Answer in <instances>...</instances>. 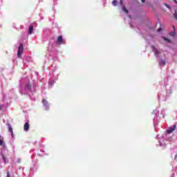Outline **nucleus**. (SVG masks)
<instances>
[{
    "label": "nucleus",
    "mask_w": 177,
    "mask_h": 177,
    "mask_svg": "<svg viewBox=\"0 0 177 177\" xmlns=\"http://www.w3.org/2000/svg\"><path fill=\"white\" fill-rule=\"evenodd\" d=\"M7 177H10V174H9V171L7 172Z\"/></svg>",
    "instance_id": "nucleus-19"
},
{
    "label": "nucleus",
    "mask_w": 177,
    "mask_h": 177,
    "mask_svg": "<svg viewBox=\"0 0 177 177\" xmlns=\"http://www.w3.org/2000/svg\"><path fill=\"white\" fill-rule=\"evenodd\" d=\"M24 91H23V90L21 91V93L27 95V93H28V92H30L31 91V85L30 84H26V86H25V88H24Z\"/></svg>",
    "instance_id": "nucleus-2"
},
{
    "label": "nucleus",
    "mask_w": 177,
    "mask_h": 177,
    "mask_svg": "<svg viewBox=\"0 0 177 177\" xmlns=\"http://www.w3.org/2000/svg\"><path fill=\"white\" fill-rule=\"evenodd\" d=\"M18 162H20V160H19V159H18Z\"/></svg>",
    "instance_id": "nucleus-25"
},
{
    "label": "nucleus",
    "mask_w": 177,
    "mask_h": 177,
    "mask_svg": "<svg viewBox=\"0 0 177 177\" xmlns=\"http://www.w3.org/2000/svg\"><path fill=\"white\" fill-rule=\"evenodd\" d=\"M3 107V105H0V110H2Z\"/></svg>",
    "instance_id": "nucleus-21"
},
{
    "label": "nucleus",
    "mask_w": 177,
    "mask_h": 177,
    "mask_svg": "<svg viewBox=\"0 0 177 177\" xmlns=\"http://www.w3.org/2000/svg\"><path fill=\"white\" fill-rule=\"evenodd\" d=\"M32 31H34V26L30 25L29 26L28 34L30 35L32 34Z\"/></svg>",
    "instance_id": "nucleus-10"
},
{
    "label": "nucleus",
    "mask_w": 177,
    "mask_h": 177,
    "mask_svg": "<svg viewBox=\"0 0 177 177\" xmlns=\"http://www.w3.org/2000/svg\"><path fill=\"white\" fill-rule=\"evenodd\" d=\"M170 35H171L172 37H174V35H175V32H171Z\"/></svg>",
    "instance_id": "nucleus-18"
},
{
    "label": "nucleus",
    "mask_w": 177,
    "mask_h": 177,
    "mask_svg": "<svg viewBox=\"0 0 177 177\" xmlns=\"http://www.w3.org/2000/svg\"><path fill=\"white\" fill-rule=\"evenodd\" d=\"M122 9H123V12H125V13H128V10L124 6L122 7Z\"/></svg>",
    "instance_id": "nucleus-14"
},
{
    "label": "nucleus",
    "mask_w": 177,
    "mask_h": 177,
    "mask_svg": "<svg viewBox=\"0 0 177 177\" xmlns=\"http://www.w3.org/2000/svg\"><path fill=\"white\" fill-rule=\"evenodd\" d=\"M175 2H176V3H177V0H174Z\"/></svg>",
    "instance_id": "nucleus-24"
},
{
    "label": "nucleus",
    "mask_w": 177,
    "mask_h": 177,
    "mask_svg": "<svg viewBox=\"0 0 177 177\" xmlns=\"http://www.w3.org/2000/svg\"><path fill=\"white\" fill-rule=\"evenodd\" d=\"M112 5H113V6H117V1L113 0V2H112Z\"/></svg>",
    "instance_id": "nucleus-12"
},
{
    "label": "nucleus",
    "mask_w": 177,
    "mask_h": 177,
    "mask_svg": "<svg viewBox=\"0 0 177 177\" xmlns=\"http://www.w3.org/2000/svg\"><path fill=\"white\" fill-rule=\"evenodd\" d=\"M175 129H176V125L174 124V125L170 127L167 130V133H172V132H174V131H175Z\"/></svg>",
    "instance_id": "nucleus-5"
},
{
    "label": "nucleus",
    "mask_w": 177,
    "mask_h": 177,
    "mask_svg": "<svg viewBox=\"0 0 177 177\" xmlns=\"http://www.w3.org/2000/svg\"><path fill=\"white\" fill-rule=\"evenodd\" d=\"M160 31H161V28H160L158 30V32H160Z\"/></svg>",
    "instance_id": "nucleus-22"
},
{
    "label": "nucleus",
    "mask_w": 177,
    "mask_h": 177,
    "mask_svg": "<svg viewBox=\"0 0 177 177\" xmlns=\"http://www.w3.org/2000/svg\"><path fill=\"white\" fill-rule=\"evenodd\" d=\"M6 151V144H5V141H3V138L0 136V156H1V158H0V162L6 163V158H5V154Z\"/></svg>",
    "instance_id": "nucleus-1"
},
{
    "label": "nucleus",
    "mask_w": 177,
    "mask_h": 177,
    "mask_svg": "<svg viewBox=\"0 0 177 177\" xmlns=\"http://www.w3.org/2000/svg\"><path fill=\"white\" fill-rule=\"evenodd\" d=\"M7 125H8L9 132H10V133H11V137H12V139H14L15 134H13V128H12V126L10 125V123H8Z\"/></svg>",
    "instance_id": "nucleus-4"
},
{
    "label": "nucleus",
    "mask_w": 177,
    "mask_h": 177,
    "mask_svg": "<svg viewBox=\"0 0 177 177\" xmlns=\"http://www.w3.org/2000/svg\"><path fill=\"white\" fill-rule=\"evenodd\" d=\"M120 4L121 5V6H122V0L120 1Z\"/></svg>",
    "instance_id": "nucleus-20"
},
{
    "label": "nucleus",
    "mask_w": 177,
    "mask_h": 177,
    "mask_svg": "<svg viewBox=\"0 0 177 177\" xmlns=\"http://www.w3.org/2000/svg\"><path fill=\"white\" fill-rule=\"evenodd\" d=\"M165 64H166L165 59H161L160 62V65L164 66H165Z\"/></svg>",
    "instance_id": "nucleus-11"
},
{
    "label": "nucleus",
    "mask_w": 177,
    "mask_h": 177,
    "mask_svg": "<svg viewBox=\"0 0 177 177\" xmlns=\"http://www.w3.org/2000/svg\"><path fill=\"white\" fill-rule=\"evenodd\" d=\"M153 114H156V115L158 114V111L155 110V111H153Z\"/></svg>",
    "instance_id": "nucleus-16"
},
{
    "label": "nucleus",
    "mask_w": 177,
    "mask_h": 177,
    "mask_svg": "<svg viewBox=\"0 0 177 177\" xmlns=\"http://www.w3.org/2000/svg\"><path fill=\"white\" fill-rule=\"evenodd\" d=\"M29 129H30V124L28 122H26L24 124V130L25 131V132H27Z\"/></svg>",
    "instance_id": "nucleus-8"
},
{
    "label": "nucleus",
    "mask_w": 177,
    "mask_h": 177,
    "mask_svg": "<svg viewBox=\"0 0 177 177\" xmlns=\"http://www.w3.org/2000/svg\"><path fill=\"white\" fill-rule=\"evenodd\" d=\"M48 83L50 84V85H53L55 84V81L50 80Z\"/></svg>",
    "instance_id": "nucleus-13"
},
{
    "label": "nucleus",
    "mask_w": 177,
    "mask_h": 177,
    "mask_svg": "<svg viewBox=\"0 0 177 177\" xmlns=\"http://www.w3.org/2000/svg\"><path fill=\"white\" fill-rule=\"evenodd\" d=\"M163 39L165 41H167V42H169V39H168L167 38L163 37Z\"/></svg>",
    "instance_id": "nucleus-17"
},
{
    "label": "nucleus",
    "mask_w": 177,
    "mask_h": 177,
    "mask_svg": "<svg viewBox=\"0 0 177 177\" xmlns=\"http://www.w3.org/2000/svg\"><path fill=\"white\" fill-rule=\"evenodd\" d=\"M141 1L142 2V3L145 2V0H141Z\"/></svg>",
    "instance_id": "nucleus-23"
},
{
    "label": "nucleus",
    "mask_w": 177,
    "mask_h": 177,
    "mask_svg": "<svg viewBox=\"0 0 177 177\" xmlns=\"http://www.w3.org/2000/svg\"><path fill=\"white\" fill-rule=\"evenodd\" d=\"M57 44L58 45H62L63 44H65L64 40H63V37L59 36L57 40Z\"/></svg>",
    "instance_id": "nucleus-7"
},
{
    "label": "nucleus",
    "mask_w": 177,
    "mask_h": 177,
    "mask_svg": "<svg viewBox=\"0 0 177 177\" xmlns=\"http://www.w3.org/2000/svg\"><path fill=\"white\" fill-rule=\"evenodd\" d=\"M176 157H177V155H176V157H175V158H176Z\"/></svg>",
    "instance_id": "nucleus-26"
},
{
    "label": "nucleus",
    "mask_w": 177,
    "mask_h": 177,
    "mask_svg": "<svg viewBox=\"0 0 177 177\" xmlns=\"http://www.w3.org/2000/svg\"><path fill=\"white\" fill-rule=\"evenodd\" d=\"M153 52L155 56H156V57L160 56V55H161V50L157 49V48L153 47Z\"/></svg>",
    "instance_id": "nucleus-6"
},
{
    "label": "nucleus",
    "mask_w": 177,
    "mask_h": 177,
    "mask_svg": "<svg viewBox=\"0 0 177 177\" xmlns=\"http://www.w3.org/2000/svg\"><path fill=\"white\" fill-rule=\"evenodd\" d=\"M43 106H44L46 110H48V109H49V104L48 103V101H46V100H43Z\"/></svg>",
    "instance_id": "nucleus-9"
},
{
    "label": "nucleus",
    "mask_w": 177,
    "mask_h": 177,
    "mask_svg": "<svg viewBox=\"0 0 177 177\" xmlns=\"http://www.w3.org/2000/svg\"><path fill=\"white\" fill-rule=\"evenodd\" d=\"M24 52V47L23 46V44H20L18 48V52H17L18 57H21Z\"/></svg>",
    "instance_id": "nucleus-3"
},
{
    "label": "nucleus",
    "mask_w": 177,
    "mask_h": 177,
    "mask_svg": "<svg viewBox=\"0 0 177 177\" xmlns=\"http://www.w3.org/2000/svg\"><path fill=\"white\" fill-rule=\"evenodd\" d=\"M160 146H161L162 147H165V143H162V142H160Z\"/></svg>",
    "instance_id": "nucleus-15"
}]
</instances>
